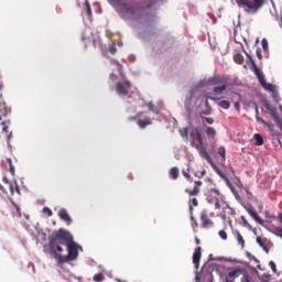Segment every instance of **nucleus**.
I'll list each match as a JSON object with an SVG mask.
<instances>
[{"mask_svg":"<svg viewBox=\"0 0 282 282\" xmlns=\"http://www.w3.org/2000/svg\"><path fill=\"white\" fill-rule=\"evenodd\" d=\"M141 113H142V112H139L137 116L130 117L129 120H138V118H140V115H141Z\"/></svg>","mask_w":282,"mask_h":282,"instance_id":"50","label":"nucleus"},{"mask_svg":"<svg viewBox=\"0 0 282 282\" xmlns=\"http://www.w3.org/2000/svg\"><path fill=\"white\" fill-rule=\"evenodd\" d=\"M199 261H202V247H197L193 253V263L195 268H199Z\"/></svg>","mask_w":282,"mask_h":282,"instance_id":"14","label":"nucleus"},{"mask_svg":"<svg viewBox=\"0 0 282 282\" xmlns=\"http://www.w3.org/2000/svg\"><path fill=\"white\" fill-rule=\"evenodd\" d=\"M148 108L150 109V111H153V104H148Z\"/></svg>","mask_w":282,"mask_h":282,"instance_id":"51","label":"nucleus"},{"mask_svg":"<svg viewBox=\"0 0 282 282\" xmlns=\"http://www.w3.org/2000/svg\"><path fill=\"white\" fill-rule=\"evenodd\" d=\"M207 98H209V100H217V98L215 97H207Z\"/></svg>","mask_w":282,"mask_h":282,"instance_id":"55","label":"nucleus"},{"mask_svg":"<svg viewBox=\"0 0 282 282\" xmlns=\"http://www.w3.org/2000/svg\"><path fill=\"white\" fill-rule=\"evenodd\" d=\"M10 192H11V195H14V193H21L19 189V185L17 183L10 184Z\"/></svg>","mask_w":282,"mask_h":282,"instance_id":"29","label":"nucleus"},{"mask_svg":"<svg viewBox=\"0 0 282 282\" xmlns=\"http://www.w3.org/2000/svg\"><path fill=\"white\" fill-rule=\"evenodd\" d=\"M261 43H262V48L264 51L268 50V40L263 39Z\"/></svg>","mask_w":282,"mask_h":282,"instance_id":"45","label":"nucleus"},{"mask_svg":"<svg viewBox=\"0 0 282 282\" xmlns=\"http://www.w3.org/2000/svg\"><path fill=\"white\" fill-rule=\"evenodd\" d=\"M227 87L228 86L226 84H223V86H216V87H214V94L216 96H219V95L224 94V91H226Z\"/></svg>","mask_w":282,"mask_h":282,"instance_id":"21","label":"nucleus"},{"mask_svg":"<svg viewBox=\"0 0 282 282\" xmlns=\"http://www.w3.org/2000/svg\"><path fill=\"white\" fill-rule=\"evenodd\" d=\"M218 235H219L220 239H223L224 241H226V239H228V234H226L225 230H220L218 232Z\"/></svg>","mask_w":282,"mask_h":282,"instance_id":"37","label":"nucleus"},{"mask_svg":"<svg viewBox=\"0 0 282 282\" xmlns=\"http://www.w3.org/2000/svg\"><path fill=\"white\" fill-rule=\"evenodd\" d=\"M170 177H171V180H177L180 177V169L172 167L170 170Z\"/></svg>","mask_w":282,"mask_h":282,"instance_id":"22","label":"nucleus"},{"mask_svg":"<svg viewBox=\"0 0 282 282\" xmlns=\"http://www.w3.org/2000/svg\"><path fill=\"white\" fill-rule=\"evenodd\" d=\"M78 243L74 241V236L67 230L59 228L48 237L50 254L57 263H69L78 259Z\"/></svg>","mask_w":282,"mask_h":282,"instance_id":"1","label":"nucleus"},{"mask_svg":"<svg viewBox=\"0 0 282 282\" xmlns=\"http://www.w3.org/2000/svg\"><path fill=\"white\" fill-rule=\"evenodd\" d=\"M111 63H112V65L117 66V69H118L120 78L124 79V70H123L122 65L118 61H116V59H112Z\"/></svg>","mask_w":282,"mask_h":282,"instance_id":"19","label":"nucleus"},{"mask_svg":"<svg viewBox=\"0 0 282 282\" xmlns=\"http://www.w3.org/2000/svg\"><path fill=\"white\" fill-rule=\"evenodd\" d=\"M262 249L267 252V254H268V252H270V249H268V246H265V245H264V247H262Z\"/></svg>","mask_w":282,"mask_h":282,"instance_id":"52","label":"nucleus"},{"mask_svg":"<svg viewBox=\"0 0 282 282\" xmlns=\"http://www.w3.org/2000/svg\"><path fill=\"white\" fill-rule=\"evenodd\" d=\"M195 149L197 150L200 158L206 160V162H208V164H210L213 169V164H215V162H213V158H210V154H208V152L206 151V145L204 144V141L202 143L196 144Z\"/></svg>","mask_w":282,"mask_h":282,"instance_id":"6","label":"nucleus"},{"mask_svg":"<svg viewBox=\"0 0 282 282\" xmlns=\"http://www.w3.org/2000/svg\"><path fill=\"white\" fill-rule=\"evenodd\" d=\"M188 206H189L191 219L194 221V225L197 226V220L195 219V216H193V210H194L193 207L199 206V202L197 200V198H192L189 199Z\"/></svg>","mask_w":282,"mask_h":282,"instance_id":"16","label":"nucleus"},{"mask_svg":"<svg viewBox=\"0 0 282 282\" xmlns=\"http://www.w3.org/2000/svg\"><path fill=\"white\" fill-rule=\"evenodd\" d=\"M213 170L215 171V173H217V175H219V177H221V180H224V182H226L227 186H232V183L230 182L228 176H226V174H224V172H221V170H219L216 164H213Z\"/></svg>","mask_w":282,"mask_h":282,"instance_id":"15","label":"nucleus"},{"mask_svg":"<svg viewBox=\"0 0 282 282\" xmlns=\"http://www.w3.org/2000/svg\"><path fill=\"white\" fill-rule=\"evenodd\" d=\"M204 175H206V170L197 171V172L195 173V177L202 178V177H204Z\"/></svg>","mask_w":282,"mask_h":282,"instance_id":"38","label":"nucleus"},{"mask_svg":"<svg viewBox=\"0 0 282 282\" xmlns=\"http://www.w3.org/2000/svg\"><path fill=\"white\" fill-rule=\"evenodd\" d=\"M7 162L9 164V172L11 175H14V165H12V159H8Z\"/></svg>","mask_w":282,"mask_h":282,"instance_id":"33","label":"nucleus"},{"mask_svg":"<svg viewBox=\"0 0 282 282\" xmlns=\"http://www.w3.org/2000/svg\"><path fill=\"white\" fill-rule=\"evenodd\" d=\"M108 1H110V2H111V1H113V0H108Z\"/></svg>","mask_w":282,"mask_h":282,"instance_id":"61","label":"nucleus"},{"mask_svg":"<svg viewBox=\"0 0 282 282\" xmlns=\"http://www.w3.org/2000/svg\"><path fill=\"white\" fill-rule=\"evenodd\" d=\"M58 217L66 223L67 226H72V216L67 213V209L62 208L58 210Z\"/></svg>","mask_w":282,"mask_h":282,"instance_id":"13","label":"nucleus"},{"mask_svg":"<svg viewBox=\"0 0 282 282\" xmlns=\"http://www.w3.org/2000/svg\"><path fill=\"white\" fill-rule=\"evenodd\" d=\"M203 122H207V124H214L215 119H213L210 117H203Z\"/></svg>","mask_w":282,"mask_h":282,"instance_id":"36","label":"nucleus"},{"mask_svg":"<svg viewBox=\"0 0 282 282\" xmlns=\"http://www.w3.org/2000/svg\"><path fill=\"white\" fill-rule=\"evenodd\" d=\"M191 138L196 140V142H198V144H202V142H204V137H202V131H199L198 128H195L192 130Z\"/></svg>","mask_w":282,"mask_h":282,"instance_id":"17","label":"nucleus"},{"mask_svg":"<svg viewBox=\"0 0 282 282\" xmlns=\"http://www.w3.org/2000/svg\"><path fill=\"white\" fill-rule=\"evenodd\" d=\"M254 140H256L257 147H262V144H263V137H261V134L256 133L254 134Z\"/></svg>","mask_w":282,"mask_h":282,"instance_id":"28","label":"nucleus"},{"mask_svg":"<svg viewBox=\"0 0 282 282\" xmlns=\"http://www.w3.org/2000/svg\"><path fill=\"white\" fill-rule=\"evenodd\" d=\"M265 108L268 109V111H270V116H272V118L275 120L278 127L282 129V119L279 118V112H276V108H272V106H270L269 104L265 105Z\"/></svg>","mask_w":282,"mask_h":282,"instance_id":"10","label":"nucleus"},{"mask_svg":"<svg viewBox=\"0 0 282 282\" xmlns=\"http://www.w3.org/2000/svg\"><path fill=\"white\" fill-rule=\"evenodd\" d=\"M93 281H95V282H102V281H105V274H102V273L95 274L93 276Z\"/></svg>","mask_w":282,"mask_h":282,"instance_id":"31","label":"nucleus"},{"mask_svg":"<svg viewBox=\"0 0 282 282\" xmlns=\"http://www.w3.org/2000/svg\"><path fill=\"white\" fill-rule=\"evenodd\" d=\"M218 106L220 107V109H230V102L227 100L219 101Z\"/></svg>","mask_w":282,"mask_h":282,"instance_id":"30","label":"nucleus"},{"mask_svg":"<svg viewBox=\"0 0 282 282\" xmlns=\"http://www.w3.org/2000/svg\"><path fill=\"white\" fill-rule=\"evenodd\" d=\"M121 79H123V82H117L115 88L120 98H124V96H129V91L131 90V82L127 79V75H124V78Z\"/></svg>","mask_w":282,"mask_h":282,"instance_id":"4","label":"nucleus"},{"mask_svg":"<svg viewBox=\"0 0 282 282\" xmlns=\"http://www.w3.org/2000/svg\"><path fill=\"white\" fill-rule=\"evenodd\" d=\"M182 174L184 175V177H186V180H191V174L186 172V170H183Z\"/></svg>","mask_w":282,"mask_h":282,"instance_id":"48","label":"nucleus"},{"mask_svg":"<svg viewBox=\"0 0 282 282\" xmlns=\"http://www.w3.org/2000/svg\"><path fill=\"white\" fill-rule=\"evenodd\" d=\"M275 232H276V236L281 237V239H282V228L281 227H276L275 228Z\"/></svg>","mask_w":282,"mask_h":282,"instance_id":"44","label":"nucleus"},{"mask_svg":"<svg viewBox=\"0 0 282 282\" xmlns=\"http://www.w3.org/2000/svg\"><path fill=\"white\" fill-rule=\"evenodd\" d=\"M241 221L245 224V226H247V228H250V223H248V219H246V216H241Z\"/></svg>","mask_w":282,"mask_h":282,"instance_id":"41","label":"nucleus"},{"mask_svg":"<svg viewBox=\"0 0 282 282\" xmlns=\"http://www.w3.org/2000/svg\"><path fill=\"white\" fill-rule=\"evenodd\" d=\"M280 223L282 224V214L279 215Z\"/></svg>","mask_w":282,"mask_h":282,"instance_id":"56","label":"nucleus"},{"mask_svg":"<svg viewBox=\"0 0 282 282\" xmlns=\"http://www.w3.org/2000/svg\"><path fill=\"white\" fill-rule=\"evenodd\" d=\"M256 241L260 248H265V240H263L261 237H257Z\"/></svg>","mask_w":282,"mask_h":282,"instance_id":"35","label":"nucleus"},{"mask_svg":"<svg viewBox=\"0 0 282 282\" xmlns=\"http://www.w3.org/2000/svg\"><path fill=\"white\" fill-rule=\"evenodd\" d=\"M42 213H44V215H47V217H52L54 215V213H52V209H50V207H44L42 209Z\"/></svg>","mask_w":282,"mask_h":282,"instance_id":"34","label":"nucleus"},{"mask_svg":"<svg viewBox=\"0 0 282 282\" xmlns=\"http://www.w3.org/2000/svg\"><path fill=\"white\" fill-rule=\"evenodd\" d=\"M1 89H3V86L0 84V91H1Z\"/></svg>","mask_w":282,"mask_h":282,"instance_id":"58","label":"nucleus"},{"mask_svg":"<svg viewBox=\"0 0 282 282\" xmlns=\"http://www.w3.org/2000/svg\"><path fill=\"white\" fill-rule=\"evenodd\" d=\"M204 278L203 281L204 282H213L214 281V276H213V272L210 271H203Z\"/></svg>","mask_w":282,"mask_h":282,"instance_id":"23","label":"nucleus"},{"mask_svg":"<svg viewBox=\"0 0 282 282\" xmlns=\"http://www.w3.org/2000/svg\"><path fill=\"white\" fill-rule=\"evenodd\" d=\"M247 213L250 215V217H252L254 219V221H257V224H260V226H263V219H261V217L259 216V214H257V212H254V207H252V205L250 206H246L245 207Z\"/></svg>","mask_w":282,"mask_h":282,"instance_id":"11","label":"nucleus"},{"mask_svg":"<svg viewBox=\"0 0 282 282\" xmlns=\"http://www.w3.org/2000/svg\"><path fill=\"white\" fill-rule=\"evenodd\" d=\"M138 127H140V129H147V127H149V124H152V121L150 118H145V119H140L137 122Z\"/></svg>","mask_w":282,"mask_h":282,"instance_id":"18","label":"nucleus"},{"mask_svg":"<svg viewBox=\"0 0 282 282\" xmlns=\"http://www.w3.org/2000/svg\"><path fill=\"white\" fill-rule=\"evenodd\" d=\"M234 61L235 63H237L238 65H242L243 64V55H241V53H236L234 55Z\"/></svg>","mask_w":282,"mask_h":282,"instance_id":"25","label":"nucleus"},{"mask_svg":"<svg viewBox=\"0 0 282 282\" xmlns=\"http://www.w3.org/2000/svg\"><path fill=\"white\" fill-rule=\"evenodd\" d=\"M269 265H270L272 272H274V274H276V264L274 263V261H270Z\"/></svg>","mask_w":282,"mask_h":282,"instance_id":"39","label":"nucleus"},{"mask_svg":"<svg viewBox=\"0 0 282 282\" xmlns=\"http://www.w3.org/2000/svg\"><path fill=\"white\" fill-rule=\"evenodd\" d=\"M256 119L258 120V122H261L262 124H265L267 127H270V123H268L265 120H263V118L259 117V108L256 107Z\"/></svg>","mask_w":282,"mask_h":282,"instance_id":"27","label":"nucleus"},{"mask_svg":"<svg viewBox=\"0 0 282 282\" xmlns=\"http://www.w3.org/2000/svg\"><path fill=\"white\" fill-rule=\"evenodd\" d=\"M220 217L221 219L226 220V214H223Z\"/></svg>","mask_w":282,"mask_h":282,"instance_id":"54","label":"nucleus"},{"mask_svg":"<svg viewBox=\"0 0 282 282\" xmlns=\"http://www.w3.org/2000/svg\"><path fill=\"white\" fill-rule=\"evenodd\" d=\"M218 155H220L221 162H226V148L225 147L218 148Z\"/></svg>","mask_w":282,"mask_h":282,"instance_id":"26","label":"nucleus"},{"mask_svg":"<svg viewBox=\"0 0 282 282\" xmlns=\"http://www.w3.org/2000/svg\"><path fill=\"white\" fill-rule=\"evenodd\" d=\"M205 105H208V100L205 101Z\"/></svg>","mask_w":282,"mask_h":282,"instance_id":"60","label":"nucleus"},{"mask_svg":"<svg viewBox=\"0 0 282 282\" xmlns=\"http://www.w3.org/2000/svg\"><path fill=\"white\" fill-rule=\"evenodd\" d=\"M206 135L209 140H215V135H217V130H215V128L213 127H208L206 129Z\"/></svg>","mask_w":282,"mask_h":282,"instance_id":"20","label":"nucleus"},{"mask_svg":"<svg viewBox=\"0 0 282 282\" xmlns=\"http://www.w3.org/2000/svg\"><path fill=\"white\" fill-rule=\"evenodd\" d=\"M207 85H228V77L224 75H216L207 80Z\"/></svg>","mask_w":282,"mask_h":282,"instance_id":"7","label":"nucleus"},{"mask_svg":"<svg viewBox=\"0 0 282 282\" xmlns=\"http://www.w3.org/2000/svg\"><path fill=\"white\" fill-rule=\"evenodd\" d=\"M251 64H252L251 69L257 76L261 87H263V89H265L267 91L274 93V85L265 83V75H263V72H261V68L257 67V64H254V61H251Z\"/></svg>","mask_w":282,"mask_h":282,"instance_id":"2","label":"nucleus"},{"mask_svg":"<svg viewBox=\"0 0 282 282\" xmlns=\"http://www.w3.org/2000/svg\"><path fill=\"white\" fill-rule=\"evenodd\" d=\"M241 282H250V278L247 274H245L241 279Z\"/></svg>","mask_w":282,"mask_h":282,"instance_id":"49","label":"nucleus"},{"mask_svg":"<svg viewBox=\"0 0 282 282\" xmlns=\"http://www.w3.org/2000/svg\"><path fill=\"white\" fill-rule=\"evenodd\" d=\"M243 274V270L241 269H235L228 272V274L225 278V282H235V279H239Z\"/></svg>","mask_w":282,"mask_h":282,"instance_id":"8","label":"nucleus"},{"mask_svg":"<svg viewBox=\"0 0 282 282\" xmlns=\"http://www.w3.org/2000/svg\"><path fill=\"white\" fill-rule=\"evenodd\" d=\"M236 238L238 243L241 246V248L246 247V240H243V236H241V232L236 231Z\"/></svg>","mask_w":282,"mask_h":282,"instance_id":"24","label":"nucleus"},{"mask_svg":"<svg viewBox=\"0 0 282 282\" xmlns=\"http://www.w3.org/2000/svg\"><path fill=\"white\" fill-rule=\"evenodd\" d=\"M85 6H86V14L88 17H91V4H89L88 0L85 1Z\"/></svg>","mask_w":282,"mask_h":282,"instance_id":"32","label":"nucleus"},{"mask_svg":"<svg viewBox=\"0 0 282 282\" xmlns=\"http://www.w3.org/2000/svg\"><path fill=\"white\" fill-rule=\"evenodd\" d=\"M195 243H197V246H199V243H200L199 238H195Z\"/></svg>","mask_w":282,"mask_h":282,"instance_id":"53","label":"nucleus"},{"mask_svg":"<svg viewBox=\"0 0 282 282\" xmlns=\"http://www.w3.org/2000/svg\"><path fill=\"white\" fill-rule=\"evenodd\" d=\"M18 213L21 210L19 207H17Z\"/></svg>","mask_w":282,"mask_h":282,"instance_id":"59","label":"nucleus"},{"mask_svg":"<svg viewBox=\"0 0 282 282\" xmlns=\"http://www.w3.org/2000/svg\"><path fill=\"white\" fill-rule=\"evenodd\" d=\"M221 193H219L218 189L212 188L207 192V202L209 204H214L216 210H219L221 208V205L219 204V196Z\"/></svg>","mask_w":282,"mask_h":282,"instance_id":"5","label":"nucleus"},{"mask_svg":"<svg viewBox=\"0 0 282 282\" xmlns=\"http://www.w3.org/2000/svg\"><path fill=\"white\" fill-rule=\"evenodd\" d=\"M196 281H199V274H196Z\"/></svg>","mask_w":282,"mask_h":282,"instance_id":"57","label":"nucleus"},{"mask_svg":"<svg viewBox=\"0 0 282 282\" xmlns=\"http://www.w3.org/2000/svg\"><path fill=\"white\" fill-rule=\"evenodd\" d=\"M108 52H110V54H116V52H118V50L116 48V45H111V46H109Z\"/></svg>","mask_w":282,"mask_h":282,"instance_id":"42","label":"nucleus"},{"mask_svg":"<svg viewBox=\"0 0 282 282\" xmlns=\"http://www.w3.org/2000/svg\"><path fill=\"white\" fill-rule=\"evenodd\" d=\"M202 184H203L202 181H196L193 189L186 188L185 193H187V195H189V197H195V196L199 195V193H200L199 186H202Z\"/></svg>","mask_w":282,"mask_h":282,"instance_id":"12","label":"nucleus"},{"mask_svg":"<svg viewBox=\"0 0 282 282\" xmlns=\"http://www.w3.org/2000/svg\"><path fill=\"white\" fill-rule=\"evenodd\" d=\"M181 135L182 138H188V129L184 128L183 130H181Z\"/></svg>","mask_w":282,"mask_h":282,"instance_id":"40","label":"nucleus"},{"mask_svg":"<svg viewBox=\"0 0 282 282\" xmlns=\"http://www.w3.org/2000/svg\"><path fill=\"white\" fill-rule=\"evenodd\" d=\"M109 78L110 80H112V83H116V80H118V76L116 74H110Z\"/></svg>","mask_w":282,"mask_h":282,"instance_id":"47","label":"nucleus"},{"mask_svg":"<svg viewBox=\"0 0 282 282\" xmlns=\"http://www.w3.org/2000/svg\"><path fill=\"white\" fill-rule=\"evenodd\" d=\"M238 3H241L245 12H252L254 14L263 6V0H238Z\"/></svg>","mask_w":282,"mask_h":282,"instance_id":"3","label":"nucleus"},{"mask_svg":"<svg viewBox=\"0 0 282 282\" xmlns=\"http://www.w3.org/2000/svg\"><path fill=\"white\" fill-rule=\"evenodd\" d=\"M200 221L203 228H213V226H215V223H213V220L208 217L206 210L200 213Z\"/></svg>","mask_w":282,"mask_h":282,"instance_id":"9","label":"nucleus"},{"mask_svg":"<svg viewBox=\"0 0 282 282\" xmlns=\"http://www.w3.org/2000/svg\"><path fill=\"white\" fill-rule=\"evenodd\" d=\"M234 107H235L236 111H241V105L239 104V101H236L234 104Z\"/></svg>","mask_w":282,"mask_h":282,"instance_id":"43","label":"nucleus"},{"mask_svg":"<svg viewBox=\"0 0 282 282\" xmlns=\"http://www.w3.org/2000/svg\"><path fill=\"white\" fill-rule=\"evenodd\" d=\"M256 54H257V57L259 58V61H261L263 58V55L261 54V48H258Z\"/></svg>","mask_w":282,"mask_h":282,"instance_id":"46","label":"nucleus"}]
</instances>
